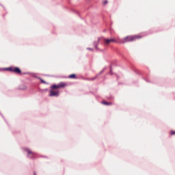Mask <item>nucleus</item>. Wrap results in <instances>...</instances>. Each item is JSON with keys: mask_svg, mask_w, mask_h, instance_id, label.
I'll return each mask as SVG.
<instances>
[{"mask_svg": "<svg viewBox=\"0 0 175 175\" xmlns=\"http://www.w3.org/2000/svg\"><path fill=\"white\" fill-rule=\"evenodd\" d=\"M104 42L105 46H109L110 43H120V38H118V40L114 38H104Z\"/></svg>", "mask_w": 175, "mask_h": 175, "instance_id": "obj_4", "label": "nucleus"}, {"mask_svg": "<svg viewBox=\"0 0 175 175\" xmlns=\"http://www.w3.org/2000/svg\"><path fill=\"white\" fill-rule=\"evenodd\" d=\"M33 175H36V173L34 172V173H33Z\"/></svg>", "mask_w": 175, "mask_h": 175, "instance_id": "obj_16", "label": "nucleus"}, {"mask_svg": "<svg viewBox=\"0 0 175 175\" xmlns=\"http://www.w3.org/2000/svg\"><path fill=\"white\" fill-rule=\"evenodd\" d=\"M69 79H76V75L72 74L68 76Z\"/></svg>", "mask_w": 175, "mask_h": 175, "instance_id": "obj_10", "label": "nucleus"}, {"mask_svg": "<svg viewBox=\"0 0 175 175\" xmlns=\"http://www.w3.org/2000/svg\"><path fill=\"white\" fill-rule=\"evenodd\" d=\"M108 1L107 0L103 1V5H107Z\"/></svg>", "mask_w": 175, "mask_h": 175, "instance_id": "obj_11", "label": "nucleus"}, {"mask_svg": "<svg viewBox=\"0 0 175 175\" xmlns=\"http://www.w3.org/2000/svg\"><path fill=\"white\" fill-rule=\"evenodd\" d=\"M137 39H142V36H129L123 39H119L120 43H126L127 42H135V40H137Z\"/></svg>", "mask_w": 175, "mask_h": 175, "instance_id": "obj_2", "label": "nucleus"}, {"mask_svg": "<svg viewBox=\"0 0 175 175\" xmlns=\"http://www.w3.org/2000/svg\"><path fill=\"white\" fill-rule=\"evenodd\" d=\"M111 75H112L111 71Z\"/></svg>", "mask_w": 175, "mask_h": 175, "instance_id": "obj_17", "label": "nucleus"}, {"mask_svg": "<svg viewBox=\"0 0 175 175\" xmlns=\"http://www.w3.org/2000/svg\"><path fill=\"white\" fill-rule=\"evenodd\" d=\"M21 150L24 154H26V157L28 159H36V152H33L31 148L23 147L21 148Z\"/></svg>", "mask_w": 175, "mask_h": 175, "instance_id": "obj_1", "label": "nucleus"}, {"mask_svg": "<svg viewBox=\"0 0 175 175\" xmlns=\"http://www.w3.org/2000/svg\"><path fill=\"white\" fill-rule=\"evenodd\" d=\"M102 103H103V105H105V106H111V105H113V103H107L106 101H103Z\"/></svg>", "mask_w": 175, "mask_h": 175, "instance_id": "obj_9", "label": "nucleus"}, {"mask_svg": "<svg viewBox=\"0 0 175 175\" xmlns=\"http://www.w3.org/2000/svg\"><path fill=\"white\" fill-rule=\"evenodd\" d=\"M87 50H89L90 51H94L92 48H87Z\"/></svg>", "mask_w": 175, "mask_h": 175, "instance_id": "obj_12", "label": "nucleus"}, {"mask_svg": "<svg viewBox=\"0 0 175 175\" xmlns=\"http://www.w3.org/2000/svg\"><path fill=\"white\" fill-rule=\"evenodd\" d=\"M4 70H10V72H13L14 73H21V70H20L18 67H9L7 68H3Z\"/></svg>", "mask_w": 175, "mask_h": 175, "instance_id": "obj_5", "label": "nucleus"}, {"mask_svg": "<svg viewBox=\"0 0 175 175\" xmlns=\"http://www.w3.org/2000/svg\"><path fill=\"white\" fill-rule=\"evenodd\" d=\"M49 96H59V92L51 88V90L49 91Z\"/></svg>", "mask_w": 175, "mask_h": 175, "instance_id": "obj_6", "label": "nucleus"}, {"mask_svg": "<svg viewBox=\"0 0 175 175\" xmlns=\"http://www.w3.org/2000/svg\"><path fill=\"white\" fill-rule=\"evenodd\" d=\"M100 40V38H98V40L96 42H94V46L96 50H98V51L100 50L99 48H98V43H99Z\"/></svg>", "mask_w": 175, "mask_h": 175, "instance_id": "obj_7", "label": "nucleus"}, {"mask_svg": "<svg viewBox=\"0 0 175 175\" xmlns=\"http://www.w3.org/2000/svg\"><path fill=\"white\" fill-rule=\"evenodd\" d=\"M66 85H68V84H66V83H65V82H60L57 85H51V88L52 90H58L59 88H64L66 87Z\"/></svg>", "mask_w": 175, "mask_h": 175, "instance_id": "obj_3", "label": "nucleus"}, {"mask_svg": "<svg viewBox=\"0 0 175 175\" xmlns=\"http://www.w3.org/2000/svg\"><path fill=\"white\" fill-rule=\"evenodd\" d=\"M18 89L21 90L22 91H25V90H27V85H21L18 87Z\"/></svg>", "mask_w": 175, "mask_h": 175, "instance_id": "obj_8", "label": "nucleus"}, {"mask_svg": "<svg viewBox=\"0 0 175 175\" xmlns=\"http://www.w3.org/2000/svg\"><path fill=\"white\" fill-rule=\"evenodd\" d=\"M41 83H43L44 84H46V81H44L43 79H40Z\"/></svg>", "mask_w": 175, "mask_h": 175, "instance_id": "obj_13", "label": "nucleus"}, {"mask_svg": "<svg viewBox=\"0 0 175 175\" xmlns=\"http://www.w3.org/2000/svg\"><path fill=\"white\" fill-rule=\"evenodd\" d=\"M170 135H175V131H171Z\"/></svg>", "mask_w": 175, "mask_h": 175, "instance_id": "obj_14", "label": "nucleus"}, {"mask_svg": "<svg viewBox=\"0 0 175 175\" xmlns=\"http://www.w3.org/2000/svg\"><path fill=\"white\" fill-rule=\"evenodd\" d=\"M103 72V70H101L100 72H99V74L98 75H102V72Z\"/></svg>", "mask_w": 175, "mask_h": 175, "instance_id": "obj_15", "label": "nucleus"}]
</instances>
